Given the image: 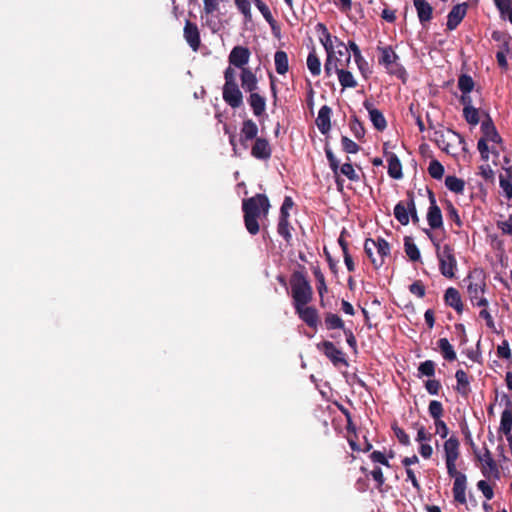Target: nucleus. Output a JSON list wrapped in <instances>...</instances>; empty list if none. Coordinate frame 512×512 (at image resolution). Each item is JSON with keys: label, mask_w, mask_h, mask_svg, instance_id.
Masks as SVG:
<instances>
[{"label": "nucleus", "mask_w": 512, "mask_h": 512, "mask_svg": "<svg viewBox=\"0 0 512 512\" xmlns=\"http://www.w3.org/2000/svg\"><path fill=\"white\" fill-rule=\"evenodd\" d=\"M248 103L256 117H261L266 110V99L260 95L257 91L250 93L248 97Z\"/></svg>", "instance_id": "obj_28"}, {"label": "nucleus", "mask_w": 512, "mask_h": 512, "mask_svg": "<svg viewBox=\"0 0 512 512\" xmlns=\"http://www.w3.org/2000/svg\"><path fill=\"white\" fill-rule=\"evenodd\" d=\"M241 133L244 134L245 139L256 140L258 138V126L252 119H246L242 123Z\"/></svg>", "instance_id": "obj_37"}, {"label": "nucleus", "mask_w": 512, "mask_h": 512, "mask_svg": "<svg viewBox=\"0 0 512 512\" xmlns=\"http://www.w3.org/2000/svg\"><path fill=\"white\" fill-rule=\"evenodd\" d=\"M407 201H399L394 207V216L403 226L409 224L410 217L414 225H418L420 218L415 204L414 192L407 191Z\"/></svg>", "instance_id": "obj_6"}, {"label": "nucleus", "mask_w": 512, "mask_h": 512, "mask_svg": "<svg viewBox=\"0 0 512 512\" xmlns=\"http://www.w3.org/2000/svg\"><path fill=\"white\" fill-rule=\"evenodd\" d=\"M497 355L503 359L511 358V350L508 341L504 340L501 345L497 348Z\"/></svg>", "instance_id": "obj_61"}, {"label": "nucleus", "mask_w": 512, "mask_h": 512, "mask_svg": "<svg viewBox=\"0 0 512 512\" xmlns=\"http://www.w3.org/2000/svg\"><path fill=\"white\" fill-rule=\"evenodd\" d=\"M307 67L313 76H319L321 73V62L320 58L316 53L315 48L309 52L307 56Z\"/></svg>", "instance_id": "obj_33"}, {"label": "nucleus", "mask_w": 512, "mask_h": 512, "mask_svg": "<svg viewBox=\"0 0 512 512\" xmlns=\"http://www.w3.org/2000/svg\"><path fill=\"white\" fill-rule=\"evenodd\" d=\"M429 415L433 418V420H439L444 415V408L440 401L432 400L428 406Z\"/></svg>", "instance_id": "obj_43"}, {"label": "nucleus", "mask_w": 512, "mask_h": 512, "mask_svg": "<svg viewBox=\"0 0 512 512\" xmlns=\"http://www.w3.org/2000/svg\"><path fill=\"white\" fill-rule=\"evenodd\" d=\"M377 50L380 52L378 62L383 65L390 75L403 79L406 71L404 67L398 63L399 56L394 52L391 46L381 47L378 46Z\"/></svg>", "instance_id": "obj_7"}, {"label": "nucleus", "mask_w": 512, "mask_h": 512, "mask_svg": "<svg viewBox=\"0 0 512 512\" xmlns=\"http://www.w3.org/2000/svg\"><path fill=\"white\" fill-rule=\"evenodd\" d=\"M317 349L321 351L334 366H338L340 364L348 366L345 354L342 350L338 349L333 342L324 340L317 344Z\"/></svg>", "instance_id": "obj_9"}, {"label": "nucleus", "mask_w": 512, "mask_h": 512, "mask_svg": "<svg viewBox=\"0 0 512 512\" xmlns=\"http://www.w3.org/2000/svg\"><path fill=\"white\" fill-rule=\"evenodd\" d=\"M430 206L427 212V222L431 229H439L443 227L442 212L436 203L435 194L432 190L427 189Z\"/></svg>", "instance_id": "obj_11"}, {"label": "nucleus", "mask_w": 512, "mask_h": 512, "mask_svg": "<svg viewBox=\"0 0 512 512\" xmlns=\"http://www.w3.org/2000/svg\"><path fill=\"white\" fill-rule=\"evenodd\" d=\"M251 0H235L238 10L244 15L245 19H251Z\"/></svg>", "instance_id": "obj_52"}, {"label": "nucleus", "mask_w": 512, "mask_h": 512, "mask_svg": "<svg viewBox=\"0 0 512 512\" xmlns=\"http://www.w3.org/2000/svg\"><path fill=\"white\" fill-rule=\"evenodd\" d=\"M371 476L372 478L376 481L377 483V489L379 491H382V486L384 485L385 483V477L383 475V472H382V469L380 467H375L374 470L371 471Z\"/></svg>", "instance_id": "obj_56"}, {"label": "nucleus", "mask_w": 512, "mask_h": 512, "mask_svg": "<svg viewBox=\"0 0 512 512\" xmlns=\"http://www.w3.org/2000/svg\"><path fill=\"white\" fill-rule=\"evenodd\" d=\"M409 292L419 298H423L425 296V286L421 280L414 281L409 286Z\"/></svg>", "instance_id": "obj_53"}, {"label": "nucleus", "mask_w": 512, "mask_h": 512, "mask_svg": "<svg viewBox=\"0 0 512 512\" xmlns=\"http://www.w3.org/2000/svg\"><path fill=\"white\" fill-rule=\"evenodd\" d=\"M404 248L407 256L411 261H418L421 258L418 247L413 243L411 237L404 238Z\"/></svg>", "instance_id": "obj_38"}, {"label": "nucleus", "mask_w": 512, "mask_h": 512, "mask_svg": "<svg viewBox=\"0 0 512 512\" xmlns=\"http://www.w3.org/2000/svg\"><path fill=\"white\" fill-rule=\"evenodd\" d=\"M474 80L468 74H461L458 78V88L463 94H469L474 89Z\"/></svg>", "instance_id": "obj_40"}, {"label": "nucleus", "mask_w": 512, "mask_h": 512, "mask_svg": "<svg viewBox=\"0 0 512 512\" xmlns=\"http://www.w3.org/2000/svg\"><path fill=\"white\" fill-rule=\"evenodd\" d=\"M446 187L456 194H462L465 188V181L454 175H449L445 179Z\"/></svg>", "instance_id": "obj_36"}, {"label": "nucleus", "mask_w": 512, "mask_h": 512, "mask_svg": "<svg viewBox=\"0 0 512 512\" xmlns=\"http://www.w3.org/2000/svg\"><path fill=\"white\" fill-rule=\"evenodd\" d=\"M434 424L436 429L435 433L438 434L442 439L446 438L449 434V428L447 424L442 419L435 420Z\"/></svg>", "instance_id": "obj_60"}, {"label": "nucleus", "mask_w": 512, "mask_h": 512, "mask_svg": "<svg viewBox=\"0 0 512 512\" xmlns=\"http://www.w3.org/2000/svg\"><path fill=\"white\" fill-rule=\"evenodd\" d=\"M499 184H500V187L503 190L505 196L508 199H511L512 198V183L510 182V180L508 178L504 177L503 175H500Z\"/></svg>", "instance_id": "obj_59"}, {"label": "nucleus", "mask_w": 512, "mask_h": 512, "mask_svg": "<svg viewBox=\"0 0 512 512\" xmlns=\"http://www.w3.org/2000/svg\"><path fill=\"white\" fill-rule=\"evenodd\" d=\"M312 271H313V275L317 281V291H318V294L320 297H322L326 292H327V285H326V281H325V276L324 274L322 273L321 269L319 266H314L312 268Z\"/></svg>", "instance_id": "obj_39"}, {"label": "nucleus", "mask_w": 512, "mask_h": 512, "mask_svg": "<svg viewBox=\"0 0 512 512\" xmlns=\"http://www.w3.org/2000/svg\"><path fill=\"white\" fill-rule=\"evenodd\" d=\"M241 87L245 92L253 93L258 89V80L251 69H243L240 74Z\"/></svg>", "instance_id": "obj_25"}, {"label": "nucleus", "mask_w": 512, "mask_h": 512, "mask_svg": "<svg viewBox=\"0 0 512 512\" xmlns=\"http://www.w3.org/2000/svg\"><path fill=\"white\" fill-rule=\"evenodd\" d=\"M332 110L329 106L324 105L320 108L318 116L316 118V125L321 134H327L331 129V117Z\"/></svg>", "instance_id": "obj_23"}, {"label": "nucleus", "mask_w": 512, "mask_h": 512, "mask_svg": "<svg viewBox=\"0 0 512 512\" xmlns=\"http://www.w3.org/2000/svg\"><path fill=\"white\" fill-rule=\"evenodd\" d=\"M274 63L276 72L280 75H284L289 70V60L288 55L283 50H278L274 55Z\"/></svg>", "instance_id": "obj_32"}, {"label": "nucleus", "mask_w": 512, "mask_h": 512, "mask_svg": "<svg viewBox=\"0 0 512 512\" xmlns=\"http://www.w3.org/2000/svg\"><path fill=\"white\" fill-rule=\"evenodd\" d=\"M392 430L400 444L404 446H409L411 444L409 435L396 423L392 425Z\"/></svg>", "instance_id": "obj_48"}, {"label": "nucleus", "mask_w": 512, "mask_h": 512, "mask_svg": "<svg viewBox=\"0 0 512 512\" xmlns=\"http://www.w3.org/2000/svg\"><path fill=\"white\" fill-rule=\"evenodd\" d=\"M466 484H467V478H466L465 474L459 475L458 477H456V479H454V484H453V489H452L453 496H454L455 501L460 504L466 503V494H465Z\"/></svg>", "instance_id": "obj_29"}, {"label": "nucleus", "mask_w": 512, "mask_h": 512, "mask_svg": "<svg viewBox=\"0 0 512 512\" xmlns=\"http://www.w3.org/2000/svg\"><path fill=\"white\" fill-rule=\"evenodd\" d=\"M467 437L470 440L471 447L473 449V452L475 454L476 459L478 461H480V462H484L485 463V466L483 467L482 473L485 476H488V472H489V474H492V475H494L495 478L499 479V476H500L499 469H498V466H497L495 460L492 457V454H491L490 450L487 447H485L484 448L485 449L484 454L480 455L477 452V448L475 447V444L473 443L469 433H468Z\"/></svg>", "instance_id": "obj_10"}, {"label": "nucleus", "mask_w": 512, "mask_h": 512, "mask_svg": "<svg viewBox=\"0 0 512 512\" xmlns=\"http://www.w3.org/2000/svg\"><path fill=\"white\" fill-rule=\"evenodd\" d=\"M224 79H225L224 85H236L237 84L235 70L231 67V65L225 69Z\"/></svg>", "instance_id": "obj_64"}, {"label": "nucleus", "mask_w": 512, "mask_h": 512, "mask_svg": "<svg viewBox=\"0 0 512 512\" xmlns=\"http://www.w3.org/2000/svg\"><path fill=\"white\" fill-rule=\"evenodd\" d=\"M364 108L368 111L370 120L374 128L380 132L384 131L387 127V121L383 113L374 107L373 103L369 100L363 102Z\"/></svg>", "instance_id": "obj_19"}, {"label": "nucleus", "mask_w": 512, "mask_h": 512, "mask_svg": "<svg viewBox=\"0 0 512 512\" xmlns=\"http://www.w3.org/2000/svg\"><path fill=\"white\" fill-rule=\"evenodd\" d=\"M429 175L437 180H440L444 175V166L436 159L430 161L428 166Z\"/></svg>", "instance_id": "obj_44"}, {"label": "nucleus", "mask_w": 512, "mask_h": 512, "mask_svg": "<svg viewBox=\"0 0 512 512\" xmlns=\"http://www.w3.org/2000/svg\"><path fill=\"white\" fill-rule=\"evenodd\" d=\"M468 7L466 2L453 6L447 15V30L453 31L459 26L467 14Z\"/></svg>", "instance_id": "obj_15"}, {"label": "nucleus", "mask_w": 512, "mask_h": 512, "mask_svg": "<svg viewBox=\"0 0 512 512\" xmlns=\"http://www.w3.org/2000/svg\"><path fill=\"white\" fill-rule=\"evenodd\" d=\"M463 116L465 120L471 125H477L480 121L479 111L474 107L463 108Z\"/></svg>", "instance_id": "obj_46"}, {"label": "nucleus", "mask_w": 512, "mask_h": 512, "mask_svg": "<svg viewBox=\"0 0 512 512\" xmlns=\"http://www.w3.org/2000/svg\"><path fill=\"white\" fill-rule=\"evenodd\" d=\"M354 61L357 64V67H358L361 75L365 79H367L369 77V75L371 74V70H370L368 62L364 59L362 54H360L357 57H355Z\"/></svg>", "instance_id": "obj_49"}, {"label": "nucleus", "mask_w": 512, "mask_h": 512, "mask_svg": "<svg viewBox=\"0 0 512 512\" xmlns=\"http://www.w3.org/2000/svg\"><path fill=\"white\" fill-rule=\"evenodd\" d=\"M295 311L299 318L310 328L317 330L320 319L317 309L314 306L295 305Z\"/></svg>", "instance_id": "obj_13"}, {"label": "nucleus", "mask_w": 512, "mask_h": 512, "mask_svg": "<svg viewBox=\"0 0 512 512\" xmlns=\"http://www.w3.org/2000/svg\"><path fill=\"white\" fill-rule=\"evenodd\" d=\"M222 96L226 104H228L233 109L239 108L243 104V94L238 84L224 85Z\"/></svg>", "instance_id": "obj_14"}, {"label": "nucleus", "mask_w": 512, "mask_h": 512, "mask_svg": "<svg viewBox=\"0 0 512 512\" xmlns=\"http://www.w3.org/2000/svg\"><path fill=\"white\" fill-rule=\"evenodd\" d=\"M496 225L503 234L512 235V214L508 216L507 220L497 221Z\"/></svg>", "instance_id": "obj_58"}, {"label": "nucleus", "mask_w": 512, "mask_h": 512, "mask_svg": "<svg viewBox=\"0 0 512 512\" xmlns=\"http://www.w3.org/2000/svg\"><path fill=\"white\" fill-rule=\"evenodd\" d=\"M419 22L422 25L430 22L433 18V7L426 0H413Z\"/></svg>", "instance_id": "obj_21"}, {"label": "nucleus", "mask_w": 512, "mask_h": 512, "mask_svg": "<svg viewBox=\"0 0 512 512\" xmlns=\"http://www.w3.org/2000/svg\"><path fill=\"white\" fill-rule=\"evenodd\" d=\"M325 154H326L327 160L329 162V166H330L331 170L333 171V173L335 174V183H336L337 191L340 192V193H343V191H344V179H342L338 175L339 160L335 157V155L332 152V150L330 148H328V147H325Z\"/></svg>", "instance_id": "obj_24"}, {"label": "nucleus", "mask_w": 512, "mask_h": 512, "mask_svg": "<svg viewBox=\"0 0 512 512\" xmlns=\"http://www.w3.org/2000/svg\"><path fill=\"white\" fill-rule=\"evenodd\" d=\"M315 30L317 33H319V40L327 54V58L324 64V71L326 76L330 77L335 72L338 75L339 82L343 88H355L357 86V82L354 79L352 73L348 70H345L344 67H338L337 61L335 62L333 60L334 55L332 54V35L328 31L326 25L323 23H318L315 26Z\"/></svg>", "instance_id": "obj_1"}, {"label": "nucleus", "mask_w": 512, "mask_h": 512, "mask_svg": "<svg viewBox=\"0 0 512 512\" xmlns=\"http://www.w3.org/2000/svg\"><path fill=\"white\" fill-rule=\"evenodd\" d=\"M445 203H446V212H447L448 219L455 222V224L457 225L458 228H461L463 225V222L459 216L458 210L456 209V207L453 205V203L451 201L446 200Z\"/></svg>", "instance_id": "obj_45"}, {"label": "nucleus", "mask_w": 512, "mask_h": 512, "mask_svg": "<svg viewBox=\"0 0 512 512\" xmlns=\"http://www.w3.org/2000/svg\"><path fill=\"white\" fill-rule=\"evenodd\" d=\"M444 301L447 306L452 307L458 314L464 310L461 295L456 288L449 287L444 294Z\"/></svg>", "instance_id": "obj_22"}, {"label": "nucleus", "mask_w": 512, "mask_h": 512, "mask_svg": "<svg viewBox=\"0 0 512 512\" xmlns=\"http://www.w3.org/2000/svg\"><path fill=\"white\" fill-rule=\"evenodd\" d=\"M203 4L205 14L210 15L218 10L219 0H203Z\"/></svg>", "instance_id": "obj_62"}, {"label": "nucleus", "mask_w": 512, "mask_h": 512, "mask_svg": "<svg viewBox=\"0 0 512 512\" xmlns=\"http://www.w3.org/2000/svg\"><path fill=\"white\" fill-rule=\"evenodd\" d=\"M441 387L440 381L436 379H428L425 382V388L430 395H438Z\"/></svg>", "instance_id": "obj_54"}, {"label": "nucleus", "mask_w": 512, "mask_h": 512, "mask_svg": "<svg viewBox=\"0 0 512 512\" xmlns=\"http://www.w3.org/2000/svg\"><path fill=\"white\" fill-rule=\"evenodd\" d=\"M455 378L457 382L455 386L456 392L459 393L461 396L467 398L471 392L470 378L468 374L464 370L459 369L455 373Z\"/></svg>", "instance_id": "obj_26"}, {"label": "nucleus", "mask_w": 512, "mask_h": 512, "mask_svg": "<svg viewBox=\"0 0 512 512\" xmlns=\"http://www.w3.org/2000/svg\"><path fill=\"white\" fill-rule=\"evenodd\" d=\"M436 364L432 360H426L418 366V376L433 377L435 375Z\"/></svg>", "instance_id": "obj_42"}, {"label": "nucleus", "mask_w": 512, "mask_h": 512, "mask_svg": "<svg viewBox=\"0 0 512 512\" xmlns=\"http://www.w3.org/2000/svg\"><path fill=\"white\" fill-rule=\"evenodd\" d=\"M440 352L443 358L447 361L456 360V352L453 346L450 344L447 338H440L437 342Z\"/></svg>", "instance_id": "obj_34"}, {"label": "nucleus", "mask_w": 512, "mask_h": 512, "mask_svg": "<svg viewBox=\"0 0 512 512\" xmlns=\"http://www.w3.org/2000/svg\"><path fill=\"white\" fill-rule=\"evenodd\" d=\"M350 130L352 131L355 138L361 140L365 136V128L363 123L358 119L357 116H352L350 120Z\"/></svg>", "instance_id": "obj_41"}, {"label": "nucleus", "mask_w": 512, "mask_h": 512, "mask_svg": "<svg viewBox=\"0 0 512 512\" xmlns=\"http://www.w3.org/2000/svg\"><path fill=\"white\" fill-rule=\"evenodd\" d=\"M437 258L439 260V270L441 274L449 279L455 277V270L457 267V260L454 254V249L445 244L442 248L439 244L436 245Z\"/></svg>", "instance_id": "obj_8"}, {"label": "nucleus", "mask_w": 512, "mask_h": 512, "mask_svg": "<svg viewBox=\"0 0 512 512\" xmlns=\"http://www.w3.org/2000/svg\"><path fill=\"white\" fill-rule=\"evenodd\" d=\"M291 229L292 227L290 225L289 218L279 217L277 232L288 244H290L292 241Z\"/></svg>", "instance_id": "obj_35"}, {"label": "nucleus", "mask_w": 512, "mask_h": 512, "mask_svg": "<svg viewBox=\"0 0 512 512\" xmlns=\"http://www.w3.org/2000/svg\"><path fill=\"white\" fill-rule=\"evenodd\" d=\"M250 56L251 52L249 48L237 45L231 50L228 56V62L231 66L240 68L242 71L243 69H247L245 66L248 64Z\"/></svg>", "instance_id": "obj_12"}, {"label": "nucleus", "mask_w": 512, "mask_h": 512, "mask_svg": "<svg viewBox=\"0 0 512 512\" xmlns=\"http://www.w3.org/2000/svg\"><path fill=\"white\" fill-rule=\"evenodd\" d=\"M294 206V202L290 196H286L280 208L279 217L289 218V210Z\"/></svg>", "instance_id": "obj_57"}, {"label": "nucleus", "mask_w": 512, "mask_h": 512, "mask_svg": "<svg viewBox=\"0 0 512 512\" xmlns=\"http://www.w3.org/2000/svg\"><path fill=\"white\" fill-rule=\"evenodd\" d=\"M478 489L483 493L487 500H491L494 497V492L489 483L485 480H480L477 483Z\"/></svg>", "instance_id": "obj_55"}, {"label": "nucleus", "mask_w": 512, "mask_h": 512, "mask_svg": "<svg viewBox=\"0 0 512 512\" xmlns=\"http://www.w3.org/2000/svg\"><path fill=\"white\" fill-rule=\"evenodd\" d=\"M432 439V434L426 431V428L423 425H420L417 430L416 441L421 444L424 442H428Z\"/></svg>", "instance_id": "obj_63"}, {"label": "nucleus", "mask_w": 512, "mask_h": 512, "mask_svg": "<svg viewBox=\"0 0 512 512\" xmlns=\"http://www.w3.org/2000/svg\"><path fill=\"white\" fill-rule=\"evenodd\" d=\"M324 326L329 331L335 329L343 330L345 328V323L338 314L332 312H325Z\"/></svg>", "instance_id": "obj_31"}, {"label": "nucleus", "mask_w": 512, "mask_h": 512, "mask_svg": "<svg viewBox=\"0 0 512 512\" xmlns=\"http://www.w3.org/2000/svg\"><path fill=\"white\" fill-rule=\"evenodd\" d=\"M347 160L350 161V158L347 157ZM339 170L349 180L354 181V182L359 181V175L355 172V170L350 162L344 163L341 167L339 166Z\"/></svg>", "instance_id": "obj_47"}, {"label": "nucleus", "mask_w": 512, "mask_h": 512, "mask_svg": "<svg viewBox=\"0 0 512 512\" xmlns=\"http://www.w3.org/2000/svg\"><path fill=\"white\" fill-rule=\"evenodd\" d=\"M467 293L471 303L478 307H487L488 300L484 297L487 288L486 274L483 269L475 268L467 276Z\"/></svg>", "instance_id": "obj_3"}, {"label": "nucleus", "mask_w": 512, "mask_h": 512, "mask_svg": "<svg viewBox=\"0 0 512 512\" xmlns=\"http://www.w3.org/2000/svg\"><path fill=\"white\" fill-rule=\"evenodd\" d=\"M333 42V60L338 63V67H346L351 61V54L347 46L337 37L332 38Z\"/></svg>", "instance_id": "obj_17"}, {"label": "nucleus", "mask_w": 512, "mask_h": 512, "mask_svg": "<svg viewBox=\"0 0 512 512\" xmlns=\"http://www.w3.org/2000/svg\"><path fill=\"white\" fill-rule=\"evenodd\" d=\"M341 144L343 150L349 154H356L360 149L359 145L350 138H348L347 136H342Z\"/></svg>", "instance_id": "obj_50"}, {"label": "nucleus", "mask_w": 512, "mask_h": 512, "mask_svg": "<svg viewBox=\"0 0 512 512\" xmlns=\"http://www.w3.org/2000/svg\"><path fill=\"white\" fill-rule=\"evenodd\" d=\"M459 448V439L455 435L450 436L443 444L445 460H457L460 455Z\"/></svg>", "instance_id": "obj_27"}, {"label": "nucleus", "mask_w": 512, "mask_h": 512, "mask_svg": "<svg viewBox=\"0 0 512 512\" xmlns=\"http://www.w3.org/2000/svg\"><path fill=\"white\" fill-rule=\"evenodd\" d=\"M270 201L265 194H256L242 201L244 225L249 234L256 235L260 231L258 220L267 218Z\"/></svg>", "instance_id": "obj_2"}, {"label": "nucleus", "mask_w": 512, "mask_h": 512, "mask_svg": "<svg viewBox=\"0 0 512 512\" xmlns=\"http://www.w3.org/2000/svg\"><path fill=\"white\" fill-rule=\"evenodd\" d=\"M500 432L506 435L512 448V404L509 402L501 414Z\"/></svg>", "instance_id": "obj_20"}, {"label": "nucleus", "mask_w": 512, "mask_h": 512, "mask_svg": "<svg viewBox=\"0 0 512 512\" xmlns=\"http://www.w3.org/2000/svg\"><path fill=\"white\" fill-rule=\"evenodd\" d=\"M387 161L388 175L393 179H401L403 177L402 164L398 156L394 153H390Z\"/></svg>", "instance_id": "obj_30"}, {"label": "nucleus", "mask_w": 512, "mask_h": 512, "mask_svg": "<svg viewBox=\"0 0 512 512\" xmlns=\"http://www.w3.org/2000/svg\"><path fill=\"white\" fill-rule=\"evenodd\" d=\"M364 252L373 267L378 270L385 264L386 258L390 256L391 246L382 237H377V239L367 238L364 242Z\"/></svg>", "instance_id": "obj_5"}, {"label": "nucleus", "mask_w": 512, "mask_h": 512, "mask_svg": "<svg viewBox=\"0 0 512 512\" xmlns=\"http://www.w3.org/2000/svg\"><path fill=\"white\" fill-rule=\"evenodd\" d=\"M293 304L308 305L313 298V289L306 275L302 271H294L290 278Z\"/></svg>", "instance_id": "obj_4"}, {"label": "nucleus", "mask_w": 512, "mask_h": 512, "mask_svg": "<svg viewBox=\"0 0 512 512\" xmlns=\"http://www.w3.org/2000/svg\"><path fill=\"white\" fill-rule=\"evenodd\" d=\"M251 155L258 160L266 161L271 158L272 147L266 138H256L251 147Z\"/></svg>", "instance_id": "obj_18"}, {"label": "nucleus", "mask_w": 512, "mask_h": 512, "mask_svg": "<svg viewBox=\"0 0 512 512\" xmlns=\"http://www.w3.org/2000/svg\"><path fill=\"white\" fill-rule=\"evenodd\" d=\"M183 36L187 44L194 52L199 50L201 45V38L198 26L195 23L191 22L190 20H186L183 29Z\"/></svg>", "instance_id": "obj_16"}, {"label": "nucleus", "mask_w": 512, "mask_h": 512, "mask_svg": "<svg viewBox=\"0 0 512 512\" xmlns=\"http://www.w3.org/2000/svg\"><path fill=\"white\" fill-rule=\"evenodd\" d=\"M253 2L268 23L271 24L274 22V18L269 7L262 0H253Z\"/></svg>", "instance_id": "obj_51"}]
</instances>
